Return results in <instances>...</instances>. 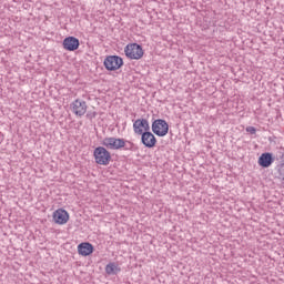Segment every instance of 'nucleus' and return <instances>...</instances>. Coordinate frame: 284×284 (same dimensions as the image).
<instances>
[{
    "label": "nucleus",
    "mask_w": 284,
    "mask_h": 284,
    "mask_svg": "<svg viewBox=\"0 0 284 284\" xmlns=\"http://www.w3.org/2000/svg\"><path fill=\"white\" fill-rule=\"evenodd\" d=\"M94 161L98 165H110L112 154L104 146H98L93 151Z\"/></svg>",
    "instance_id": "1"
},
{
    "label": "nucleus",
    "mask_w": 284,
    "mask_h": 284,
    "mask_svg": "<svg viewBox=\"0 0 284 284\" xmlns=\"http://www.w3.org/2000/svg\"><path fill=\"white\" fill-rule=\"evenodd\" d=\"M124 54L128 59L139 61V59H143V47L130 43L124 48Z\"/></svg>",
    "instance_id": "2"
},
{
    "label": "nucleus",
    "mask_w": 284,
    "mask_h": 284,
    "mask_svg": "<svg viewBox=\"0 0 284 284\" xmlns=\"http://www.w3.org/2000/svg\"><path fill=\"white\" fill-rule=\"evenodd\" d=\"M102 145L106 148V150H121L125 148V139L123 138H104L102 140Z\"/></svg>",
    "instance_id": "3"
},
{
    "label": "nucleus",
    "mask_w": 284,
    "mask_h": 284,
    "mask_svg": "<svg viewBox=\"0 0 284 284\" xmlns=\"http://www.w3.org/2000/svg\"><path fill=\"white\" fill-rule=\"evenodd\" d=\"M152 132L155 133L156 136H166L168 132H170V125L163 119H158L152 123Z\"/></svg>",
    "instance_id": "4"
},
{
    "label": "nucleus",
    "mask_w": 284,
    "mask_h": 284,
    "mask_svg": "<svg viewBox=\"0 0 284 284\" xmlns=\"http://www.w3.org/2000/svg\"><path fill=\"white\" fill-rule=\"evenodd\" d=\"M123 65V59L119 55H108L104 59V68L109 70V72H114V70H119Z\"/></svg>",
    "instance_id": "5"
},
{
    "label": "nucleus",
    "mask_w": 284,
    "mask_h": 284,
    "mask_svg": "<svg viewBox=\"0 0 284 284\" xmlns=\"http://www.w3.org/2000/svg\"><path fill=\"white\" fill-rule=\"evenodd\" d=\"M71 112L75 116H83L88 112V103L83 100L77 99L71 104Z\"/></svg>",
    "instance_id": "6"
},
{
    "label": "nucleus",
    "mask_w": 284,
    "mask_h": 284,
    "mask_svg": "<svg viewBox=\"0 0 284 284\" xmlns=\"http://www.w3.org/2000/svg\"><path fill=\"white\" fill-rule=\"evenodd\" d=\"M150 131V122L146 119H138L133 122V132L141 136L145 132Z\"/></svg>",
    "instance_id": "7"
},
{
    "label": "nucleus",
    "mask_w": 284,
    "mask_h": 284,
    "mask_svg": "<svg viewBox=\"0 0 284 284\" xmlns=\"http://www.w3.org/2000/svg\"><path fill=\"white\" fill-rule=\"evenodd\" d=\"M141 143L144 145V148L152 149L156 145V136L153 135L152 132L144 131L141 135Z\"/></svg>",
    "instance_id": "8"
},
{
    "label": "nucleus",
    "mask_w": 284,
    "mask_h": 284,
    "mask_svg": "<svg viewBox=\"0 0 284 284\" xmlns=\"http://www.w3.org/2000/svg\"><path fill=\"white\" fill-rule=\"evenodd\" d=\"M69 220H70V215L68 214V211L63 209H58L53 213V221L58 225H65V223H68Z\"/></svg>",
    "instance_id": "9"
},
{
    "label": "nucleus",
    "mask_w": 284,
    "mask_h": 284,
    "mask_svg": "<svg viewBox=\"0 0 284 284\" xmlns=\"http://www.w3.org/2000/svg\"><path fill=\"white\" fill-rule=\"evenodd\" d=\"M62 45L64 50H68L69 52H74V50H79V39L74 37H68L63 40Z\"/></svg>",
    "instance_id": "10"
},
{
    "label": "nucleus",
    "mask_w": 284,
    "mask_h": 284,
    "mask_svg": "<svg viewBox=\"0 0 284 284\" xmlns=\"http://www.w3.org/2000/svg\"><path fill=\"white\" fill-rule=\"evenodd\" d=\"M257 163L260 168H270L274 163V154L270 152L262 153Z\"/></svg>",
    "instance_id": "11"
},
{
    "label": "nucleus",
    "mask_w": 284,
    "mask_h": 284,
    "mask_svg": "<svg viewBox=\"0 0 284 284\" xmlns=\"http://www.w3.org/2000/svg\"><path fill=\"white\" fill-rule=\"evenodd\" d=\"M94 252V246L90 242H82L78 245L80 256H90Z\"/></svg>",
    "instance_id": "12"
},
{
    "label": "nucleus",
    "mask_w": 284,
    "mask_h": 284,
    "mask_svg": "<svg viewBox=\"0 0 284 284\" xmlns=\"http://www.w3.org/2000/svg\"><path fill=\"white\" fill-rule=\"evenodd\" d=\"M119 272H121V268H120L119 265H116V263L110 262L109 264H106V266H105V273H106L109 276L116 275V274H119Z\"/></svg>",
    "instance_id": "13"
},
{
    "label": "nucleus",
    "mask_w": 284,
    "mask_h": 284,
    "mask_svg": "<svg viewBox=\"0 0 284 284\" xmlns=\"http://www.w3.org/2000/svg\"><path fill=\"white\" fill-rule=\"evenodd\" d=\"M124 150H134V143L129 141V140H124V146H123Z\"/></svg>",
    "instance_id": "14"
},
{
    "label": "nucleus",
    "mask_w": 284,
    "mask_h": 284,
    "mask_svg": "<svg viewBox=\"0 0 284 284\" xmlns=\"http://www.w3.org/2000/svg\"><path fill=\"white\" fill-rule=\"evenodd\" d=\"M246 132H248V134H256V128H254V126H247V128H246Z\"/></svg>",
    "instance_id": "15"
},
{
    "label": "nucleus",
    "mask_w": 284,
    "mask_h": 284,
    "mask_svg": "<svg viewBox=\"0 0 284 284\" xmlns=\"http://www.w3.org/2000/svg\"><path fill=\"white\" fill-rule=\"evenodd\" d=\"M280 168H284V163H282V164L280 165Z\"/></svg>",
    "instance_id": "16"
}]
</instances>
